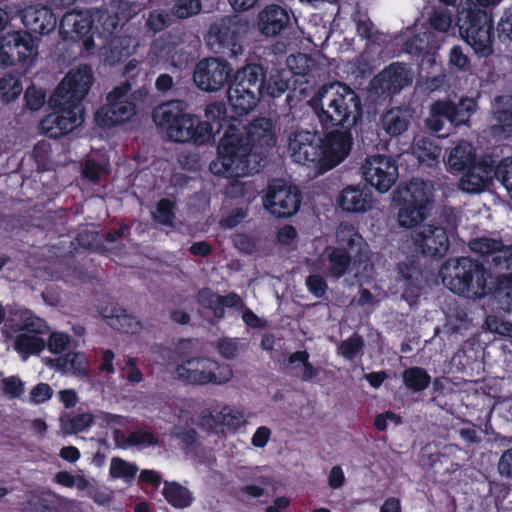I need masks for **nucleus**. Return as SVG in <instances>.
I'll return each instance as SVG.
<instances>
[{
    "label": "nucleus",
    "instance_id": "1",
    "mask_svg": "<svg viewBox=\"0 0 512 512\" xmlns=\"http://www.w3.org/2000/svg\"><path fill=\"white\" fill-rule=\"evenodd\" d=\"M185 100H170L153 110L155 124L165 130L173 142H192L202 145L216 132L226 128L217 147V158L210 163V171L225 178H238L257 173L265 166L269 148L276 143L272 120L259 117L248 125L229 119L225 103L212 102L205 108L207 121L187 112Z\"/></svg>",
    "mask_w": 512,
    "mask_h": 512
},
{
    "label": "nucleus",
    "instance_id": "2",
    "mask_svg": "<svg viewBox=\"0 0 512 512\" xmlns=\"http://www.w3.org/2000/svg\"><path fill=\"white\" fill-rule=\"evenodd\" d=\"M439 274L443 284L454 294L474 300L490 296L497 309L512 312L511 276L494 275L471 257L449 259Z\"/></svg>",
    "mask_w": 512,
    "mask_h": 512
},
{
    "label": "nucleus",
    "instance_id": "3",
    "mask_svg": "<svg viewBox=\"0 0 512 512\" xmlns=\"http://www.w3.org/2000/svg\"><path fill=\"white\" fill-rule=\"evenodd\" d=\"M94 82L90 65L71 69L55 88L49 99L54 110L40 122L43 134L51 139L67 135L83 122L82 101Z\"/></svg>",
    "mask_w": 512,
    "mask_h": 512
},
{
    "label": "nucleus",
    "instance_id": "4",
    "mask_svg": "<svg viewBox=\"0 0 512 512\" xmlns=\"http://www.w3.org/2000/svg\"><path fill=\"white\" fill-rule=\"evenodd\" d=\"M309 104L324 129L353 128L362 118L359 95L342 82L323 85Z\"/></svg>",
    "mask_w": 512,
    "mask_h": 512
},
{
    "label": "nucleus",
    "instance_id": "5",
    "mask_svg": "<svg viewBox=\"0 0 512 512\" xmlns=\"http://www.w3.org/2000/svg\"><path fill=\"white\" fill-rule=\"evenodd\" d=\"M456 26L460 36L475 54L487 57L493 53L495 32L491 10L479 7L472 0H466L457 9Z\"/></svg>",
    "mask_w": 512,
    "mask_h": 512
},
{
    "label": "nucleus",
    "instance_id": "6",
    "mask_svg": "<svg viewBox=\"0 0 512 512\" xmlns=\"http://www.w3.org/2000/svg\"><path fill=\"white\" fill-rule=\"evenodd\" d=\"M265 68L261 64H247L238 69L228 87V101L236 116L254 110L263 98Z\"/></svg>",
    "mask_w": 512,
    "mask_h": 512
},
{
    "label": "nucleus",
    "instance_id": "7",
    "mask_svg": "<svg viewBox=\"0 0 512 512\" xmlns=\"http://www.w3.org/2000/svg\"><path fill=\"white\" fill-rule=\"evenodd\" d=\"M395 199L400 206L399 225L413 228L429 215L430 206L434 201L433 184L420 178H413L405 188L397 191Z\"/></svg>",
    "mask_w": 512,
    "mask_h": 512
},
{
    "label": "nucleus",
    "instance_id": "8",
    "mask_svg": "<svg viewBox=\"0 0 512 512\" xmlns=\"http://www.w3.org/2000/svg\"><path fill=\"white\" fill-rule=\"evenodd\" d=\"M175 374L178 380L188 384H224L232 377V370L210 358L195 357L177 365Z\"/></svg>",
    "mask_w": 512,
    "mask_h": 512
},
{
    "label": "nucleus",
    "instance_id": "9",
    "mask_svg": "<svg viewBox=\"0 0 512 512\" xmlns=\"http://www.w3.org/2000/svg\"><path fill=\"white\" fill-rule=\"evenodd\" d=\"M131 89V84L125 81L107 94V103L94 115L98 126L111 128L129 121L135 115L136 104L129 97Z\"/></svg>",
    "mask_w": 512,
    "mask_h": 512
},
{
    "label": "nucleus",
    "instance_id": "10",
    "mask_svg": "<svg viewBox=\"0 0 512 512\" xmlns=\"http://www.w3.org/2000/svg\"><path fill=\"white\" fill-rule=\"evenodd\" d=\"M244 25L235 17H224L210 26L208 43L216 53L231 58L243 54Z\"/></svg>",
    "mask_w": 512,
    "mask_h": 512
},
{
    "label": "nucleus",
    "instance_id": "11",
    "mask_svg": "<svg viewBox=\"0 0 512 512\" xmlns=\"http://www.w3.org/2000/svg\"><path fill=\"white\" fill-rule=\"evenodd\" d=\"M301 192L295 185H288L283 179H272L267 186L264 206L277 218H288L297 213L301 204Z\"/></svg>",
    "mask_w": 512,
    "mask_h": 512
},
{
    "label": "nucleus",
    "instance_id": "12",
    "mask_svg": "<svg viewBox=\"0 0 512 512\" xmlns=\"http://www.w3.org/2000/svg\"><path fill=\"white\" fill-rule=\"evenodd\" d=\"M233 68L223 58L208 57L201 59L193 71L195 85L205 92H216L230 84Z\"/></svg>",
    "mask_w": 512,
    "mask_h": 512
},
{
    "label": "nucleus",
    "instance_id": "13",
    "mask_svg": "<svg viewBox=\"0 0 512 512\" xmlns=\"http://www.w3.org/2000/svg\"><path fill=\"white\" fill-rule=\"evenodd\" d=\"M361 173L366 183L379 193L388 192L399 176L396 161L382 154L368 156L361 166Z\"/></svg>",
    "mask_w": 512,
    "mask_h": 512
},
{
    "label": "nucleus",
    "instance_id": "14",
    "mask_svg": "<svg viewBox=\"0 0 512 512\" xmlns=\"http://www.w3.org/2000/svg\"><path fill=\"white\" fill-rule=\"evenodd\" d=\"M288 151L294 162L311 165L319 171L322 163L321 135L317 131L297 129L288 137Z\"/></svg>",
    "mask_w": 512,
    "mask_h": 512
},
{
    "label": "nucleus",
    "instance_id": "15",
    "mask_svg": "<svg viewBox=\"0 0 512 512\" xmlns=\"http://www.w3.org/2000/svg\"><path fill=\"white\" fill-rule=\"evenodd\" d=\"M59 32L64 40L82 41L86 51H91L95 46L94 17L89 10L66 12L60 20Z\"/></svg>",
    "mask_w": 512,
    "mask_h": 512
},
{
    "label": "nucleus",
    "instance_id": "16",
    "mask_svg": "<svg viewBox=\"0 0 512 512\" xmlns=\"http://www.w3.org/2000/svg\"><path fill=\"white\" fill-rule=\"evenodd\" d=\"M352 128L333 130L321 137L322 163L319 165V172H327L341 162L350 154L353 145Z\"/></svg>",
    "mask_w": 512,
    "mask_h": 512
},
{
    "label": "nucleus",
    "instance_id": "17",
    "mask_svg": "<svg viewBox=\"0 0 512 512\" xmlns=\"http://www.w3.org/2000/svg\"><path fill=\"white\" fill-rule=\"evenodd\" d=\"M5 66L25 64L37 55L34 37L28 31H11L0 37Z\"/></svg>",
    "mask_w": 512,
    "mask_h": 512
},
{
    "label": "nucleus",
    "instance_id": "18",
    "mask_svg": "<svg viewBox=\"0 0 512 512\" xmlns=\"http://www.w3.org/2000/svg\"><path fill=\"white\" fill-rule=\"evenodd\" d=\"M412 80L407 64L392 62L371 80V86L376 94L386 98L400 93Z\"/></svg>",
    "mask_w": 512,
    "mask_h": 512
},
{
    "label": "nucleus",
    "instance_id": "19",
    "mask_svg": "<svg viewBox=\"0 0 512 512\" xmlns=\"http://www.w3.org/2000/svg\"><path fill=\"white\" fill-rule=\"evenodd\" d=\"M413 243L423 256L437 260L443 258L450 247L446 229L433 224L421 226L413 236Z\"/></svg>",
    "mask_w": 512,
    "mask_h": 512
},
{
    "label": "nucleus",
    "instance_id": "20",
    "mask_svg": "<svg viewBox=\"0 0 512 512\" xmlns=\"http://www.w3.org/2000/svg\"><path fill=\"white\" fill-rule=\"evenodd\" d=\"M459 186L462 191L476 194L484 191L492 182L493 157L483 156L476 164L465 170Z\"/></svg>",
    "mask_w": 512,
    "mask_h": 512
},
{
    "label": "nucleus",
    "instance_id": "21",
    "mask_svg": "<svg viewBox=\"0 0 512 512\" xmlns=\"http://www.w3.org/2000/svg\"><path fill=\"white\" fill-rule=\"evenodd\" d=\"M397 283L402 289V298L409 304L417 303L423 288V274L414 261L399 262L396 267Z\"/></svg>",
    "mask_w": 512,
    "mask_h": 512
},
{
    "label": "nucleus",
    "instance_id": "22",
    "mask_svg": "<svg viewBox=\"0 0 512 512\" xmlns=\"http://www.w3.org/2000/svg\"><path fill=\"white\" fill-rule=\"evenodd\" d=\"M196 301L201 307L212 310L214 317L217 319L225 317V308L240 309L243 307L242 298L237 293L230 292L221 296L208 287L198 291Z\"/></svg>",
    "mask_w": 512,
    "mask_h": 512
},
{
    "label": "nucleus",
    "instance_id": "23",
    "mask_svg": "<svg viewBox=\"0 0 512 512\" xmlns=\"http://www.w3.org/2000/svg\"><path fill=\"white\" fill-rule=\"evenodd\" d=\"M22 22L29 33L46 35L54 31L57 19L53 11L46 6H30L23 11Z\"/></svg>",
    "mask_w": 512,
    "mask_h": 512
},
{
    "label": "nucleus",
    "instance_id": "24",
    "mask_svg": "<svg viewBox=\"0 0 512 512\" xmlns=\"http://www.w3.org/2000/svg\"><path fill=\"white\" fill-rule=\"evenodd\" d=\"M337 203L344 212L363 213L372 207V194L365 187L348 185L340 192Z\"/></svg>",
    "mask_w": 512,
    "mask_h": 512
},
{
    "label": "nucleus",
    "instance_id": "25",
    "mask_svg": "<svg viewBox=\"0 0 512 512\" xmlns=\"http://www.w3.org/2000/svg\"><path fill=\"white\" fill-rule=\"evenodd\" d=\"M260 32L269 37L279 35L290 24L288 11L280 5L266 6L258 15Z\"/></svg>",
    "mask_w": 512,
    "mask_h": 512
},
{
    "label": "nucleus",
    "instance_id": "26",
    "mask_svg": "<svg viewBox=\"0 0 512 512\" xmlns=\"http://www.w3.org/2000/svg\"><path fill=\"white\" fill-rule=\"evenodd\" d=\"M478 103L474 98L462 97L458 103L447 100L436 107L438 113L448 114V121L455 125H465L476 112Z\"/></svg>",
    "mask_w": 512,
    "mask_h": 512
},
{
    "label": "nucleus",
    "instance_id": "27",
    "mask_svg": "<svg viewBox=\"0 0 512 512\" xmlns=\"http://www.w3.org/2000/svg\"><path fill=\"white\" fill-rule=\"evenodd\" d=\"M102 316L111 328L120 333L133 335L139 333L143 328L141 321L136 316L127 313L126 309L118 305L105 307Z\"/></svg>",
    "mask_w": 512,
    "mask_h": 512
},
{
    "label": "nucleus",
    "instance_id": "28",
    "mask_svg": "<svg viewBox=\"0 0 512 512\" xmlns=\"http://www.w3.org/2000/svg\"><path fill=\"white\" fill-rule=\"evenodd\" d=\"M440 47L436 34L428 29L408 37L403 44V50L416 58L433 56Z\"/></svg>",
    "mask_w": 512,
    "mask_h": 512
},
{
    "label": "nucleus",
    "instance_id": "29",
    "mask_svg": "<svg viewBox=\"0 0 512 512\" xmlns=\"http://www.w3.org/2000/svg\"><path fill=\"white\" fill-rule=\"evenodd\" d=\"M412 119V109L393 107L382 115L380 122L387 135L390 137H398L408 130Z\"/></svg>",
    "mask_w": 512,
    "mask_h": 512
},
{
    "label": "nucleus",
    "instance_id": "30",
    "mask_svg": "<svg viewBox=\"0 0 512 512\" xmlns=\"http://www.w3.org/2000/svg\"><path fill=\"white\" fill-rule=\"evenodd\" d=\"M131 16L130 12H126L123 9L113 14L101 12L98 15L99 26L95 25V34H98L100 38L105 39L107 42L114 44L122 26Z\"/></svg>",
    "mask_w": 512,
    "mask_h": 512
},
{
    "label": "nucleus",
    "instance_id": "31",
    "mask_svg": "<svg viewBox=\"0 0 512 512\" xmlns=\"http://www.w3.org/2000/svg\"><path fill=\"white\" fill-rule=\"evenodd\" d=\"M159 58L164 59L170 66L185 69L193 61L192 54L181 45L174 42L156 41L152 47Z\"/></svg>",
    "mask_w": 512,
    "mask_h": 512
},
{
    "label": "nucleus",
    "instance_id": "32",
    "mask_svg": "<svg viewBox=\"0 0 512 512\" xmlns=\"http://www.w3.org/2000/svg\"><path fill=\"white\" fill-rule=\"evenodd\" d=\"M504 243L500 239H492V238H476L470 242V249L478 253L481 257V260H478L484 266V263L489 265L486 268L488 271L494 270V257H500L502 255L504 249Z\"/></svg>",
    "mask_w": 512,
    "mask_h": 512
},
{
    "label": "nucleus",
    "instance_id": "33",
    "mask_svg": "<svg viewBox=\"0 0 512 512\" xmlns=\"http://www.w3.org/2000/svg\"><path fill=\"white\" fill-rule=\"evenodd\" d=\"M476 163V152L473 146L466 141H461L452 148L447 160V166L453 172L465 171Z\"/></svg>",
    "mask_w": 512,
    "mask_h": 512
},
{
    "label": "nucleus",
    "instance_id": "34",
    "mask_svg": "<svg viewBox=\"0 0 512 512\" xmlns=\"http://www.w3.org/2000/svg\"><path fill=\"white\" fill-rule=\"evenodd\" d=\"M162 494L167 503L176 509L189 507L194 499L188 488L175 481H164Z\"/></svg>",
    "mask_w": 512,
    "mask_h": 512
},
{
    "label": "nucleus",
    "instance_id": "35",
    "mask_svg": "<svg viewBox=\"0 0 512 512\" xmlns=\"http://www.w3.org/2000/svg\"><path fill=\"white\" fill-rule=\"evenodd\" d=\"M420 165L435 169L439 166L440 148L430 139L421 138L412 147Z\"/></svg>",
    "mask_w": 512,
    "mask_h": 512
},
{
    "label": "nucleus",
    "instance_id": "36",
    "mask_svg": "<svg viewBox=\"0 0 512 512\" xmlns=\"http://www.w3.org/2000/svg\"><path fill=\"white\" fill-rule=\"evenodd\" d=\"M353 254L343 247H333L327 254L328 274L331 277L340 279L349 271Z\"/></svg>",
    "mask_w": 512,
    "mask_h": 512
},
{
    "label": "nucleus",
    "instance_id": "37",
    "mask_svg": "<svg viewBox=\"0 0 512 512\" xmlns=\"http://www.w3.org/2000/svg\"><path fill=\"white\" fill-rule=\"evenodd\" d=\"M336 237L338 244L336 247H343L346 251L355 255L361 252L363 237L352 224L348 222L341 223L337 229Z\"/></svg>",
    "mask_w": 512,
    "mask_h": 512
},
{
    "label": "nucleus",
    "instance_id": "38",
    "mask_svg": "<svg viewBox=\"0 0 512 512\" xmlns=\"http://www.w3.org/2000/svg\"><path fill=\"white\" fill-rule=\"evenodd\" d=\"M405 387L412 392H422L431 384V376L422 367H409L402 373Z\"/></svg>",
    "mask_w": 512,
    "mask_h": 512
},
{
    "label": "nucleus",
    "instance_id": "39",
    "mask_svg": "<svg viewBox=\"0 0 512 512\" xmlns=\"http://www.w3.org/2000/svg\"><path fill=\"white\" fill-rule=\"evenodd\" d=\"M22 512H62L55 500V494H32L22 508Z\"/></svg>",
    "mask_w": 512,
    "mask_h": 512
},
{
    "label": "nucleus",
    "instance_id": "40",
    "mask_svg": "<svg viewBox=\"0 0 512 512\" xmlns=\"http://www.w3.org/2000/svg\"><path fill=\"white\" fill-rule=\"evenodd\" d=\"M290 80L277 71L268 78L264 76L263 97L278 98L289 90Z\"/></svg>",
    "mask_w": 512,
    "mask_h": 512
},
{
    "label": "nucleus",
    "instance_id": "41",
    "mask_svg": "<svg viewBox=\"0 0 512 512\" xmlns=\"http://www.w3.org/2000/svg\"><path fill=\"white\" fill-rule=\"evenodd\" d=\"M493 179H497L512 199V156L502 158L497 164L493 159Z\"/></svg>",
    "mask_w": 512,
    "mask_h": 512
},
{
    "label": "nucleus",
    "instance_id": "42",
    "mask_svg": "<svg viewBox=\"0 0 512 512\" xmlns=\"http://www.w3.org/2000/svg\"><path fill=\"white\" fill-rule=\"evenodd\" d=\"M23 91L21 79L11 73L0 79V95L5 103L17 99Z\"/></svg>",
    "mask_w": 512,
    "mask_h": 512
},
{
    "label": "nucleus",
    "instance_id": "43",
    "mask_svg": "<svg viewBox=\"0 0 512 512\" xmlns=\"http://www.w3.org/2000/svg\"><path fill=\"white\" fill-rule=\"evenodd\" d=\"M45 341L36 335L21 333L16 336L14 347L19 353L39 354L45 348Z\"/></svg>",
    "mask_w": 512,
    "mask_h": 512
},
{
    "label": "nucleus",
    "instance_id": "44",
    "mask_svg": "<svg viewBox=\"0 0 512 512\" xmlns=\"http://www.w3.org/2000/svg\"><path fill=\"white\" fill-rule=\"evenodd\" d=\"M201 10L200 0H174L169 12L172 18L183 20L199 14Z\"/></svg>",
    "mask_w": 512,
    "mask_h": 512
},
{
    "label": "nucleus",
    "instance_id": "45",
    "mask_svg": "<svg viewBox=\"0 0 512 512\" xmlns=\"http://www.w3.org/2000/svg\"><path fill=\"white\" fill-rule=\"evenodd\" d=\"M176 204L168 198L160 199L156 204V210L152 213L153 219L167 227H173L176 218L175 214Z\"/></svg>",
    "mask_w": 512,
    "mask_h": 512
},
{
    "label": "nucleus",
    "instance_id": "46",
    "mask_svg": "<svg viewBox=\"0 0 512 512\" xmlns=\"http://www.w3.org/2000/svg\"><path fill=\"white\" fill-rule=\"evenodd\" d=\"M365 346L363 337L354 333L347 339L341 341L338 346V352L347 360L353 361L363 350Z\"/></svg>",
    "mask_w": 512,
    "mask_h": 512
},
{
    "label": "nucleus",
    "instance_id": "47",
    "mask_svg": "<svg viewBox=\"0 0 512 512\" xmlns=\"http://www.w3.org/2000/svg\"><path fill=\"white\" fill-rule=\"evenodd\" d=\"M220 425L225 426L228 430L236 431L245 423L244 414L230 406H223L219 411Z\"/></svg>",
    "mask_w": 512,
    "mask_h": 512
},
{
    "label": "nucleus",
    "instance_id": "48",
    "mask_svg": "<svg viewBox=\"0 0 512 512\" xmlns=\"http://www.w3.org/2000/svg\"><path fill=\"white\" fill-rule=\"evenodd\" d=\"M173 18L169 11L153 10L146 20V28L153 33L160 32L172 24Z\"/></svg>",
    "mask_w": 512,
    "mask_h": 512
},
{
    "label": "nucleus",
    "instance_id": "49",
    "mask_svg": "<svg viewBox=\"0 0 512 512\" xmlns=\"http://www.w3.org/2000/svg\"><path fill=\"white\" fill-rule=\"evenodd\" d=\"M137 471L138 467L134 463H129L119 457H114L111 460L109 472L113 478L134 479Z\"/></svg>",
    "mask_w": 512,
    "mask_h": 512
},
{
    "label": "nucleus",
    "instance_id": "50",
    "mask_svg": "<svg viewBox=\"0 0 512 512\" xmlns=\"http://www.w3.org/2000/svg\"><path fill=\"white\" fill-rule=\"evenodd\" d=\"M106 173L107 169L103 164L89 158L83 164L81 178L87 183L97 184Z\"/></svg>",
    "mask_w": 512,
    "mask_h": 512
},
{
    "label": "nucleus",
    "instance_id": "51",
    "mask_svg": "<svg viewBox=\"0 0 512 512\" xmlns=\"http://www.w3.org/2000/svg\"><path fill=\"white\" fill-rule=\"evenodd\" d=\"M496 124L493 130L499 132L504 138H512V108L499 109L495 112Z\"/></svg>",
    "mask_w": 512,
    "mask_h": 512
},
{
    "label": "nucleus",
    "instance_id": "52",
    "mask_svg": "<svg viewBox=\"0 0 512 512\" xmlns=\"http://www.w3.org/2000/svg\"><path fill=\"white\" fill-rule=\"evenodd\" d=\"M495 39L500 43L509 46L512 43V12H505L497 23Z\"/></svg>",
    "mask_w": 512,
    "mask_h": 512
},
{
    "label": "nucleus",
    "instance_id": "53",
    "mask_svg": "<svg viewBox=\"0 0 512 512\" xmlns=\"http://www.w3.org/2000/svg\"><path fill=\"white\" fill-rule=\"evenodd\" d=\"M126 444L128 446H157L159 444L158 437L149 431L138 429L129 433Z\"/></svg>",
    "mask_w": 512,
    "mask_h": 512
},
{
    "label": "nucleus",
    "instance_id": "54",
    "mask_svg": "<svg viewBox=\"0 0 512 512\" xmlns=\"http://www.w3.org/2000/svg\"><path fill=\"white\" fill-rule=\"evenodd\" d=\"M75 240L80 247L89 250H97L102 244L100 233L89 229L80 230Z\"/></svg>",
    "mask_w": 512,
    "mask_h": 512
},
{
    "label": "nucleus",
    "instance_id": "55",
    "mask_svg": "<svg viewBox=\"0 0 512 512\" xmlns=\"http://www.w3.org/2000/svg\"><path fill=\"white\" fill-rule=\"evenodd\" d=\"M64 365L76 376H88L87 359L83 353H68L64 358Z\"/></svg>",
    "mask_w": 512,
    "mask_h": 512
},
{
    "label": "nucleus",
    "instance_id": "56",
    "mask_svg": "<svg viewBox=\"0 0 512 512\" xmlns=\"http://www.w3.org/2000/svg\"><path fill=\"white\" fill-rule=\"evenodd\" d=\"M452 23L451 15L442 9H435L428 19L429 27L437 32L445 33Z\"/></svg>",
    "mask_w": 512,
    "mask_h": 512
},
{
    "label": "nucleus",
    "instance_id": "57",
    "mask_svg": "<svg viewBox=\"0 0 512 512\" xmlns=\"http://www.w3.org/2000/svg\"><path fill=\"white\" fill-rule=\"evenodd\" d=\"M216 348L220 356L228 360H233L239 355V342L235 338H220Z\"/></svg>",
    "mask_w": 512,
    "mask_h": 512
},
{
    "label": "nucleus",
    "instance_id": "58",
    "mask_svg": "<svg viewBox=\"0 0 512 512\" xmlns=\"http://www.w3.org/2000/svg\"><path fill=\"white\" fill-rule=\"evenodd\" d=\"M2 390L10 399L20 398L24 393V382L18 376H9L2 379Z\"/></svg>",
    "mask_w": 512,
    "mask_h": 512
},
{
    "label": "nucleus",
    "instance_id": "59",
    "mask_svg": "<svg viewBox=\"0 0 512 512\" xmlns=\"http://www.w3.org/2000/svg\"><path fill=\"white\" fill-rule=\"evenodd\" d=\"M439 103H443V100H437L431 105L430 116L426 119V127L432 132H440L445 125L444 119L448 120V114L438 113L436 107Z\"/></svg>",
    "mask_w": 512,
    "mask_h": 512
},
{
    "label": "nucleus",
    "instance_id": "60",
    "mask_svg": "<svg viewBox=\"0 0 512 512\" xmlns=\"http://www.w3.org/2000/svg\"><path fill=\"white\" fill-rule=\"evenodd\" d=\"M308 291L317 298H322L328 289L325 279L318 274H311L306 278Z\"/></svg>",
    "mask_w": 512,
    "mask_h": 512
},
{
    "label": "nucleus",
    "instance_id": "61",
    "mask_svg": "<svg viewBox=\"0 0 512 512\" xmlns=\"http://www.w3.org/2000/svg\"><path fill=\"white\" fill-rule=\"evenodd\" d=\"M94 422V416L91 413H79L69 420V431L79 433L89 428Z\"/></svg>",
    "mask_w": 512,
    "mask_h": 512
},
{
    "label": "nucleus",
    "instance_id": "62",
    "mask_svg": "<svg viewBox=\"0 0 512 512\" xmlns=\"http://www.w3.org/2000/svg\"><path fill=\"white\" fill-rule=\"evenodd\" d=\"M450 64L459 70L467 71L470 68V60L460 46H453L449 54Z\"/></svg>",
    "mask_w": 512,
    "mask_h": 512
},
{
    "label": "nucleus",
    "instance_id": "63",
    "mask_svg": "<svg viewBox=\"0 0 512 512\" xmlns=\"http://www.w3.org/2000/svg\"><path fill=\"white\" fill-rule=\"evenodd\" d=\"M494 271L499 274L503 271H511L512 272V245L504 246L501 258L494 257Z\"/></svg>",
    "mask_w": 512,
    "mask_h": 512
},
{
    "label": "nucleus",
    "instance_id": "64",
    "mask_svg": "<svg viewBox=\"0 0 512 512\" xmlns=\"http://www.w3.org/2000/svg\"><path fill=\"white\" fill-rule=\"evenodd\" d=\"M488 329L501 336L512 337V323L489 316L486 320Z\"/></svg>",
    "mask_w": 512,
    "mask_h": 512
}]
</instances>
